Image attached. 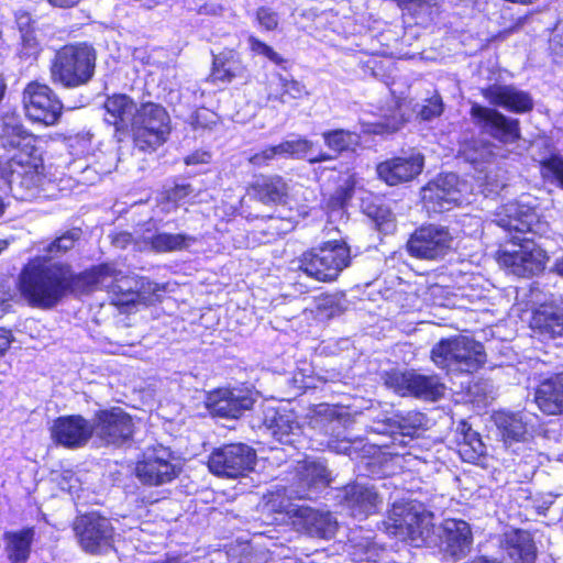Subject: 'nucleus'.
Returning a JSON list of instances; mask_svg holds the SVG:
<instances>
[{"label": "nucleus", "instance_id": "f257e3e1", "mask_svg": "<svg viewBox=\"0 0 563 563\" xmlns=\"http://www.w3.org/2000/svg\"><path fill=\"white\" fill-rule=\"evenodd\" d=\"M136 277L124 275L111 264H101L76 274L69 264L37 257L22 269L19 287L27 303L41 309H52L69 294L82 295L96 287L121 295L119 302L123 303V299L135 296Z\"/></svg>", "mask_w": 563, "mask_h": 563}, {"label": "nucleus", "instance_id": "f03ea898", "mask_svg": "<svg viewBox=\"0 0 563 563\" xmlns=\"http://www.w3.org/2000/svg\"><path fill=\"white\" fill-rule=\"evenodd\" d=\"M96 59V49L87 43L64 45L51 62V80L68 89L85 86L95 75Z\"/></svg>", "mask_w": 563, "mask_h": 563}, {"label": "nucleus", "instance_id": "7ed1b4c3", "mask_svg": "<svg viewBox=\"0 0 563 563\" xmlns=\"http://www.w3.org/2000/svg\"><path fill=\"white\" fill-rule=\"evenodd\" d=\"M350 264V246L343 240H332L302 253L298 258V271L318 282L330 283Z\"/></svg>", "mask_w": 563, "mask_h": 563}, {"label": "nucleus", "instance_id": "20e7f679", "mask_svg": "<svg viewBox=\"0 0 563 563\" xmlns=\"http://www.w3.org/2000/svg\"><path fill=\"white\" fill-rule=\"evenodd\" d=\"M438 367L448 372L473 373L486 361L484 346L467 336L443 339L431 351Z\"/></svg>", "mask_w": 563, "mask_h": 563}, {"label": "nucleus", "instance_id": "39448f33", "mask_svg": "<svg viewBox=\"0 0 563 563\" xmlns=\"http://www.w3.org/2000/svg\"><path fill=\"white\" fill-rule=\"evenodd\" d=\"M131 130L135 146L142 152H153L166 142L170 119L163 106L145 102L139 107Z\"/></svg>", "mask_w": 563, "mask_h": 563}, {"label": "nucleus", "instance_id": "423d86ee", "mask_svg": "<svg viewBox=\"0 0 563 563\" xmlns=\"http://www.w3.org/2000/svg\"><path fill=\"white\" fill-rule=\"evenodd\" d=\"M37 152L31 155H14L1 167V178L16 199L26 200L37 194L44 176L40 170Z\"/></svg>", "mask_w": 563, "mask_h": 563}, {"label": "nucleus", "instance_id": "0eeeda50", "mask_svg": "<svg viewBox=\"0 0 563 563\" xmlns=\"http://www.w3.org/2000/svg\"><path fill=\"white\" fill-rule=\"evenodd\" d=\"M309 424L314 432L312 437H317L316 441L332 452L345 454L352 457L357 453L362 445V440L352 441L347 437V430L344 426V421L336 416L335 409L333 408L319 410L310 419Z\"/></svg>", "mask_w": 563, "mask_h": 563}, {"label": "nucleus", "instance_id": "6e6552de", "mask_svg": "<svg viewBox=\"0 0 563 563\" xmlns=\"http://www.w3.org/2000/svg\"><path fill=\"white\" fill-rule=\"evenodd\" d=\"M73 530L80 549L88 554H104L113 548L114 528L108 518L97 512L76 517Z\"/></svg>", "mask_w": 563, "mask_h": 563}, {"label": "nucleus", "instance_id": "1a4fd4ad", "mask_svg": "<svg viewBox=\"0 0 563 563\" xmlns=\"http://www.w3.org/2000/svg\"><path fill=\"white\" fill-rule=\"evenodd\" d=\"M453 241V235L448 227L429 223L417 228L410 234L406 249L412 257L440 261L450 253Z\"/></svg>", "mask_w": 563, "mask_h": 563}, {"label": "nucleus", "instance_id": "9d476101", "mask_svg": "<svg viewBox=\"0 0 563 563\" xmlns=\"http://www.w3.org/2000/svg\"><path fill=\"white\" fill-rule=\"evenodd\" d=\"M389 520L393 522L394 533L410 541L415 547L427 544L432 537L431 515L420 510L411 503L394 504Z\"/></svg>", "mask_w": 563, "mask_h": 563}, {"label": "nucleus", "instance_id": "9b49d317", "mask_svg": "<svg viewBox=\"0 0 563 563\" xmlns=\"http://www.w3.org/2000/svg\"><path fill=\"white\" fill-rule=\"evenodd\" d=\"M279 490L269 503L279 512H285L294 518V523L307 534L313 538L331 539L338 529L336 519L329 511H320L308 506L295 505L289 500H280L277 504Z\"/></svg>", "mask_w": 563, "mask_h": 563}, {"label": "nucleus", "instance_id": "f8f14e48", "mask_svg": "<svg viewBox=\"0 0 563 563\" xmlns=\"http://www.w3.org/2000/svg\"><path fill=\"white\" fill-rule=\"evenodd\" d=\"M256 452L244 443H230L214 449L209 455L208 467L219 477L238 478L253 470Z\"/></svg>", "mask_w": 563, "mask_h": 563}, {"label": "nucleus", "instance_id": "ddd939ff", "mask_svg": "<svg viewBox=\"0 0 563 563\" xmlns=\"http://www.w3.org/2000/svg\"><path fill=\"white\" fill-rule=\"evenodd\" d=\"M22 100L25 114L33 122L54 125L62 115L63 103L45 84L29 82L23 90Z\"/></svg>", "mask_w": 563, "mask_h": 563}, {"label": "nucleus", "instance_id": "4468645a", "mask_svg": "<svg viewBox=\"0 0 563 563\" xmlns=\"http://www.w3.org/2000/svg\"><path fill=\"white\" fill-rule=\"evenodd\" d=\"M466 184L454 173L439 175L421 190L424 208L429 212H444L462 203Z\"/></svg>", "mask_w": 563, "mask_h": 563}, {"label": "nucleus", "instance_id": "2eb2a0df", "mask_svg": "<svg viewBox=\"0 0 563 563\" xmlns=\"http://www.w3.org/2000/svg\"><path fill=\"white\" fill-rule=\"evenodd\" d=\"M298 479L297 487L283 488L286 500L294 499H313L321 488L330 484V473L327 466L314 460H305L299 462L296 467Z\"/></svg>", "mask_w": 563, "mask_h": 563}, {"label": "nucleus", "instance_id": "dca6fc26", "mask_svg": "<svg viewBox=\"0 0 563 563\" xmlns=\"http://www.w3.org/2000/svg\"><path fill=\"white\" fill-rule=\"evenodd\" d=\"M92 422L93 434L106 444L121 445L131 439L134 430L131 416L119 407L97 412Z\"/></svg>", "mask_w": 563, "mask_h": 563}, {"label": "nucleus", "instance_id": "f3484780", "mask_svg": "<svg viewBox=\"0 0 563 563\" xmlns=\"http://www.w3.org/2000/svg\"><path fill=\"white\" fill-rule=\"evenodd\" d=\"M169 449L164 446L153 448L144 453V457L136 464V476L146 485H163L173 481L179 470L172 462Z\"/></svg>", "mask_w": 563, "mask_h": 563}, {"label": "nucleus", "instance_id": "a211bd4d", "mask_svg": "<svg viewBox=\"0 0 563 563\" xmlns=\"http://www.w3.org/2000/svg\"><path fill=\"white\" fill-rule=\"evenodd\" d=\"M340 503L350 515L360 520L379 510L383 498L373 485L355 483L345 486L339 495Z\"/></svg>", "mask_w": 563, "mask_h": 563}, {"label": "nucleus", "instance_id": "6ab92c4d", "mask_svg": "<svg viewBox=\"0 0 563 563\" xmlns=\"http://www.w3.org/2000/svg\"><path fill=\"white\" fill-rule=\"evenodd\" d=\"M471 115L484 133L500 142H514L519 136L518 122L495 109L475 103L471 108Z\"/></svg>", "mask_w": 563, "mask_h": 563}, {"label": "nucleus", "instance_id": "aec40b11", "mask_svg": "<svg viewBox=\"0 0 563 563\" xmlns=\"http://www.w3.org/2000/svg\"><path fill=\"white\" fill-rule=\"evenodd\" d=\"M93 422L82 416L73 415L57 418L51 428L52 439L59 445L77 449L87 444L93 435Z\"/></svg>", "mask_w": 563, "mask_h": 563}, {"label": "nucleus", "instance_id": "412c9836", "mask_svg": "<svg viewBox=\"0 0 563 563\" xmlns=\"http://www.w3.org/2000/svg\"><path fill=\"white\" fill-rule=\"evenodd\" d=\"M36 139L22 124L14 111L0 114V146L5 150H18L15 155H31L37 152Z\"/></svg>", "mask_w": 563, "mask_h": 563}, {"label": "nucleus", "instance_id": "4be33fe9", "mask_svg": "<svg viewBox=\"0 0 563 563\" xmlns=\"http://www.w3.org/2000/svg\"><path fill=\"white\" fill-rule=\"evenodd\" d=\"M205 404L213 417L236 419L252 408L254 399L240 389H218L207 395Z\"/></svg>", "mask_w": 563, "mask_h": 563}, {"label": "nucleus", "instance_id": "5701e85b", "mask_svg": "<svg viewBox=\"0 0 563 563\" xmlns=\"http://www.w3.org/2000/svg\"><path fill=\"white\" fill-rule=\"evenodd\" d=\"M441 544L444 553L455 560L465 558L472 550L473 532L462 519H445L441 525Z\"/></svg>", "mask_w": 563, "mask_h": 563}, {"label": "nucleus", "instance_id": "b1692460", "mask_svg": "<svg viewBox=\"0 0 563 563\" xmlns=\"http://www.w3.org/2000/svg\"><path fill=\"white\" fill-rule=\"evenodd\" d=\"M424 158L420 153L409 157H395L377 165L378 177L390 186L410 181L417 177L423 168Z\"/></svg>", "mask_w": 563, "mask_h": 563}, {"label": "nucleus", "instance_id": "393cba45", "mask_svg": "<svg viewBox=\"0 0 563 563\" xmlns=\"http://www.w3.org/2000/svg\"><path fill=\"white\" fill-rule=\"evenodd\" d=\"M264 423L272 437L282 444L295 446L300 441L301 426L291 410H267Z\"/></svg>", "mask_w": 563, "mask_h": 563}, {"label": "nucleus", "instance_id": "a878e982", "mask_svg": "<svg viewBox=\"0 0 563 563\" xmlns=\"http://www.w3.org/2000/svg\"><path fill=\"white\" fill-rule=\"evenodd\" d=\"M103 108L106 122L113 125L117 132H128L132 129L139 107L131 97L128 95L110 96L106 99Z\"/></svg>", "mask_w": 563, "mask_h": 563}, {"label": "nucleus", "instance_id": "bb28decb", "mask_svg": "<svg viewBox=\"0 0 563 563\" xmlns=\"http://www.w3.org/2000/svg\"><path fill=\"white\" fill-rule=\"evenodd\" d=\"M530 329L543 339H554L563 334V307L543 303L533 309Z\"/></svg>", "mask_w": 563, "mask_h": 563}, {"label": "nucleus", "instance_id": "cd10ccee", "mask_svg": "<svg viewBox=\"0 0 563 563\" xmlns=\"http://www.w3.org/2000/svg\"><path fill=\"white\" fill-rule=\"evenodd\" d=\"M309 95L307 87L301 81L282 74H276L267 86V99L282 104H290L309 97Z\"/></svg>", "mask_w": 563, "mask_h": 563}, {"label": "nucleus", "instance_id": "c85d7f7f", "mask_svg": "<svg viewBox=\"0 0 563 563\" xmlns=\"http://www.w3.org/2000/svg\"><path fill=\"white\" fill-rule=\"evenodd\" d=\"M534 401L544 413L563 412V373L542 382L536 390Z\"/></svg>", "mask_w": 563, "mask_h": 563}, {"label": "nucleus", "instance_id": "c756f323", "mask_svg": "<svg viewBox=\"0 0 563 563\" xmlns=\"http://www.w3.org/2000/svg\"><path fill=\"white\" fill-rule=\"evenodd\" d=\"M484 98L493 106L515 112L528 110V97L511 86L493 85L483 90Z\"/></svg>", "mask_w": 563, "mask_h": 563}, {"label": "nucleus", "instance_id": "7c9ffc66", "mask_svg": "<svg viewBox=\"0 0 563 563\" xmlns=\"http://www.w3.org/2000/svg\"><path fill=\"white\" fill-rule=\"evenodd\" d=\"M34 528H24L19 531L5 532L4 551L10 563H26L31 555V548L34 541Z\"/></svg>", "mask_w": 563, "mask_h": 563}, {"label": "nucleus", "instance_id": "2f4dec72", "mask_svg": "<svg viewBox=\"0 0 563 563\" xmlns=\"http://www.w3.org/2000/svg\"><path fill=\"white\" fill-rule=\"evenodd\" d=\"M532 228L530 225V233L534 235H539V242L533 238H530V275L542 273L549 261V245L551 244V240L545 236L548 232H550V227L547 222L538 221Z\"/></svg>", "mask_w": 563, "mask_h": 563}, {"label": "nucleus", "instance_id": "473e14b6", "mask_svg": "<svg viewBox=\"0 0 563 563\" xmlns=\"http://www.w3.org/2000/svg\"><path fill=\"white\" fill-rule=\"evenodd\" d=\"M401 379L407 389L418 398L434 401L444 395L445 386L435 375L408 374L402 375Z\"/></svg>", "mask_w": 563, "mask_h": 563}, {"label": "nucleus", "instance_id": "72a5a7b5", "mask_svg": "<svg viewBox=\"0 0 563 563\" xmlns=\"http://www.w3.org/2000/svg\"><path fill=\"white\" fill-rule=\"evenodd\" d=\"M279 152L282 153V157L307 159L310 164L322 163L336 157V155L332 156L324 152L312 155L313 142L299 135L279 143Z\"/></svg>", "mask_w": 563, "mask_h": 563}, {"label": "nucleus", "instance_id": "f704fd0d", "mask_svg": "<svg viewBox=\"0 0 563 563\" xmlns=\"http://www.w3.org/2000/svg\"><path fill=\"white\" fill-rule=\"evenodd\" d=\"M492 419L505 442H518L525 439L527 421L522 412L499 410L494 412Z\"/></svg>", "mask_w": 563, "mask_h": 563}, {"label": "nucleus", "instance_id": "c9c22d12", "mask_svg": "<svg viewBox=\"0 0 563 563\" xmlns=\"http://www.w3.org/2000/svg\"><path fill=\"white\" fill-rule=\"evenodd\" d=\"M288 185L280 176L265 177L257 180L253 190L255 197L263 203H285L288 196Z\"/></svg>", "mask_w": 563, "mask_h": 563}, {"label": "nucleus", "instance_id": "e433bc0d", "mask_svg": "<svg viewBox=\"0 0 563 563\" xmlns=\"http://www.w3.org/2000/svg\"><path fill=\"white\" fill-rule=\"evenodd\" d=\"M244 67L234 51H224L214 55L212 78L214 81L230 82L243 75Z\"/></svg>", "mask_w": 563, "mask_h": 563}, {"label": "nucleus", "instance_id": "4c0bfd02", "mask_svg": "<svg viewBox=\"0 0 563 563\" xmlns=\"http://www.w3.org/2000/svg\"><path fill=\"white\" fill-rule=\"evenodd\" d=\"M459 453L461 457L470 463H475L485 453V445L479 434L474 431L466 421H461L457 426Z\"/></svg>", "mask_w": 563, "mask_h": 563}, {"label": "nucleus", "instance_id": "58836bf2", "mask_svg": "<svg viewBox=\"0 0 563 563\" xmlns=\"http://www.w3.org/2000/svg\"><path fill=\"white\" fill-rule=\"evenodd\" d=\"M144 241L147 245H150V249L152 251L157 253H168L181 251L189 247V245L194 243L196 239L191 235L184 233L173 234L159 232L151 236H145Z\"/></svg>", "mask_w": 563, "mask_h": 563}, {"label": "nucleus", "instance_id": "ea45409f", "mask_svg": "<svg viewBox=\"0 0 563 563\" xmlns=\"http://www.w3.org/2000/svg\"><path fill=\"white\" fill-rule=\"evenodd\" d=\"M500 548L511 563H527L528 532L520 529H511L504 533Z\"/></svg>", "mask_w": 563, "mask_h": 563}, {"label": "nucleus", "instance_id": "a19ab883", "mask_svg": "<svg viewBox=\"0 0 563 563\" xmlns=\"http://www.w3.org/2000/svg\"><path fill=\"white\" fill-rule=\"evenodd\" d=\"M327 147L338 154L347 151H355L360 145V135L349 130L336 129L322 133Z\"/></svg>", "mask_w": 563, "mask_h": 563}, {"label": "nucleus", "instance_id": "79ce46f5", "mask_svg": "<svg viewBox=\"0 0 563 563\" xmlns=\"http://www.w3.org/2000/svg\"><path fill=\"white\" fill-rule=\"evenodd\" d=\"M499 263L509 269L511 274L523 277L528 271V252L522 249L518 251H504L499 256Z\"/></svg>", "mask_w": 563, "mask_h": 563}, {"label": "nucleus", "instance_id": "37998d69", "mask_svg": "<svg viewBox=\"0 0 563 563\" xmlns=\"http://www.w3.org/2000/svg\"><path fill=\"white\" fill-rule=\"evenodd\" d=\"M80 236L81 231L79 229L69 230L51 242L45 251L49 258L60 256L71 250Z\"/></svg>", "mask_w": 563, "mask_h": 563}, {"label": "nucleus", "instance_id": "c03bdc74", "mask_svg": "<svg viewBox=\"0 0 563 563\" xmlns=\"http://www.w3.org/2000/svg\"><path fill=\"white\" fill-rule=\"evenodd\" d=\"M462 155L465 161L476 165L479 163L489 162L494 153L489 143L472 141L462 150Z\"/></svg>", "mask_w": 563, "mask_h": 563}, {"label": "nucleus", "instance_id": "a18cd8bd", "mask_svg": "<svg viewBox=\"0 0 563 563\" xmlns=\"http://www.w3.org/2000/svg\"><path fill=\"white\" fill-rule=\"evenodd\" d=\"M406 122L404 114L399 108H394L383 115V118L374 123L373 132L376 134L394 133L398 131Z\"/></svg>", "mask_w": 563, "mask_h": 563}, {"label": "nucleus", "instance_id": "49530a36", "mask_svg": "<svg viewBox=\"0 0 563 563\" xmlns=\"http://www.w3.org/2000/svg\"><path fill=\"white\" fill-rule=\"evenodd\" d=\"M137 286L135 287V296L132 298L123 299L122 302H147L152 301V298L159 291V287L157 284L151 282L146 277H136Z\"/></svg>", "mask_w": 563, "mask_h": 563}, {"label": "nucleus", "instance_id": "de8ad7c7", "mask_svg": "<svg viewBox=\"0 0 563 563\" xmlns=\"http://www.w3.org/2000/svg\"><path fill=\"white\" fill-rule=\"evenodd\" d=\"M404 3L408 13L422 20L431 18L438 4L437 0H407Z\"/></svg>", "mask_w": 563, "mask_h": 563}, {"label": "nucleus", "instance_id": "09e8293b", "mask_svg": "<svg viewBox=\"0 0 563 563\" xmlns=\"http://www.w3.org/2000/svg\"><path fill=\"white\" fill-rule=\"evenodd\" d=\"M443 112V102L439 93L424 100V103L419 107L418 115L426 121L438 118Z\"/></svg>", "mask_w": 563, "mask_h": 563}, {"label": "nucleus", "instance_id": "8fccbe9b", "mask_svg": "<svg viewBox=\"0 0 563 563\" xmlns=\"http://www.w3.org/2000/svg\"><path fill=\"white\" fill-rule=\"evenodd\" d=\"M426 417L420 412H409L407 417H402L398 428L404 435L413 437L415 433L424 424Z\"/></svg>", "mask_w": 563, "mask_h": 563}, {"label": "nucleus", "instance_id": "3c124183", "mask_svg": "<svg viewBox=\"0 0 563 563\" xmlns=\"http://www.w3.org/2000/svg\"><path fill=\"white\" fill-rule=\"evenodd\" d=\"M255 16L258 25L265 31H274L278 27L279 15L269 7H260Z\"/></svg>", "mask_w": 563, "mask_h": 563}, {"label": "nucleus", "instance_id": "603ef678", "mask_svg": "<svg viewBox=\"0 0 563 563\" xmlns=\"http://www.w3.org/2000/svg\"><path fill=\"white\" fill-rule=\"evenodd\" d=\"M249 44L252 52L258 55H263L266 58H268L271 62L279 65L284 62V58L273 49L269 45L266 43L260 41L255 36L249 37Z\"/></svg>", "mask_w": 563, "mask_h": 563}, {"label": "nucleus", "instance_id": "864d4df0", "mask_svg": "<svg viewBox=\"0 0 563 563\" xmlns=\"http://www.w3.org/2000/svg\"><path fill=\"white\" fill-rule=\"evenodd\" d=\"M21 55L29 58H36L41 52V43L35 35V32H27L21 34Z\"/></svg>", "mask_w": 563, "mask_h": 563}, {"label": "nucleus", "instance_id": "5fc2aeb1", "mask_svg": "<svg viewBox=\"0 0 563 563\" xmlns=\"http://www.w3.org/2000/svg\"><path fill=\"white\" fill-rule=\"evenodd\" d=\"M192 194L194 188L190 184H177L165 191V199L167 200V202H173L175 207H177Z\"/></svg>", "mask_w": 563, "mask_h": 563}, {"label": "nucleus", "instance_id": "6e6d98bb", "mask_svg": "<svg viewBox=\"0 0 563 563\" xmlns=\"http://www.w3.org/2000/svg\"><path fill=\"white\" fill-rule=\"evenodd\" d=\"M542 175L552 176L563 188V159L556 156L549 158L542 165Z\"/></svg>", "mask_w": 563, "mask_h": 563}, {"label": "nucleus", "instance_id": "4d7b16f0", "mask_svg": "<svg viewBox=\"0 0 563 563\" xmlns=\"http://www.w3.org/2000/svg\"><path fill=\"white\" fill-rule=\"evenodd\" d=\"M373 220L380 232L390 233L395 230L394 216L386 208H378L373 216Z\"/></svg>", "mask_w": 563, "mask_h": 563}, {"label": "nucleus", "instance_id": "13d9d810", "mask_svg": "<svg viewBox=\"0 0 563 563\" xmlns=\"http://www.w3.org/2000/svg\"><path fill=\"white\" fill-rule=\"evenodd\" d=\"M371 544L372 543L368 538L360 542L357 541L356 536L350 538L349 548L351 549L350 554L353 556V560L362 561L364 559H367V553L371 549Z\"/></svg>", "mask_w": 563, "mask_h": 563}, {"label": "nucleus", "instance_id": "bf43d9fd", "mask_svg": "<svg viewBox=\"0 0 563 563\" xmlns=\"http://www.w3.org/2000/svg\"><path fill=\"white\" fill-rule=\"evenodd\" d=\"M15 23L21 34L34 31L33 19L26 11L19 10L14 14Z\"/></svg>", "mask_w": 563, "mask_h": 563}, {"label": "nucleus", "instance_id": "052dcab7", "mask_svg": "<svg viewBox=\"0 0 563 563\" xmlns=\"http://www.w3.org/2000/svg\"><path fill=\"white\" fill-rule=\"evenodd\" d=\"M211 156L208 152H195L185 157V163L187 165H197V164H206L209 163Z\"/></svg>", "mask_w": 563, "mask_h": 563}, {"label": "nucleus", "instance_id": "680f3d73", "mask_svg": "<svg viewBox=\"0 0 563 563\" xmlns=\"http://www.w3.org/2000/svg\"><path fill=\"white\" fill-rule=\"evenodd\" d=\"M11 297V294L0 286V317L8 312Z\"/></svg>", "mask_w": 563, "mask_h": 563}, {"label": "nucleus", "instance_id": "e2e57ef3", "mask_svg": "<svg viewBox=\"0 0 563 563\" xmlns=\"http://www.w3.org/2000/svg\"><path fill=\"white\" fill-rule=\"evenodd\" d=\"M133 242V236L129 232H121L117 234L113 239V244L117 247L125 249L129 244Z\"/></svg>", "mask_w": 563, "mask_h": 563}, {"label": "nucleus", "instance_id": "0e129e2a", "mask_svg": "<svg viewBox=\"0 0 563 563\" xmlns=\"http://www.w3.org/2000/svg\"><path fill=\"white\" fill-rule=\"evenodd\" d=\"M266 164L268 165L269 162L274 161L277 157H282V153L279 152V144L269 146L261 151Z\"/></svg>", "mask_w": 563, "mask_h": 563}, {"label": "nucleus", "instance_id": "69168bd1", "mask_svg": "<svg viewBox=\"0 0 563 563\" xmlns=\"http://www.w3.org/2000/svg\"><path fill=\"white\" fill-rule=\"evenodd\" d=\"M11 333L10 331L3 329V328H0V355L2 353H4L8 347L10 346V342H11Z\"/></svg>", "mask_w": 563, "mask_h": 563}, {"label": "nucleus", "instance_id": "338daca9", "mask_svg": "<svg viewBox=\"0 0 563 563\" xmlns=\"http://www.w3.org/2000/svg\"><path fill=\"white\" fill-rule=\"evenodd\" d=\"M49 4L56 8H73L81 0H47Z\"/></svg>", "mask_w": 563, "mask_h": 563}, {"label": "nucleus", "instance_id": "774afa93", "mask_svg": "<svg viewBox=\"0 0 563 563\" xmlns=\"http://www.w3.org/2000/svg\"><path fill=\"white\" fill-rule=\"evenodd\" d=\"M249 162L256 167L267 166L262 152L255 153L249 158Z\"/></svg>", "mask_w": 563, "mask_h": 563}]
</instances>
